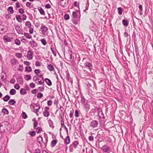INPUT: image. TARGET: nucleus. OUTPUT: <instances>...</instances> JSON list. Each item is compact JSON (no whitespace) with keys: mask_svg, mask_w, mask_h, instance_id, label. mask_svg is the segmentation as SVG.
I'll use <instances>...</instances> for the list:
<instances>
[{"mask_svg":"<svg viewBox=\"0 0 153 153\" xmlns=\"http://www.w3.org/2000/svg\"><path fill=\"white\" fill-rule=\"evenodd\" d=\"M19 12L23 14L24 13V10L22 8H20L19 10Z\"/></svg>","mask_w":153,"mask_h":153,"instance_id":"bf43d9fd","label":"nucleus"},{"mask_svg":"<svg viewBox=\"0 0 153 153\" xmlns=\"http://www.w3.org/2000/svg\"><path fill=\"white\" fill-rule=\"evenodd\" d=\"M15 82V80L14 78H12L10 81V82L12 84L14 83Z\"/></svg>","mask_w":153,"mask_h":153,"instance_id":"774afa93","label":"nucleus"},{"mask_svg":"<svg viewBox=\"0 0 153 153\" xmlns=\"http://www.w3.org/2000/svg\"><path fill=\"white\" fill-rule=\"evenodd\" d=\"M16 18L17 20L19 22H22V20L21 18V16L20 15H16Z\"/></svg>","mask_w":153,"mask_h":153,"instance_id":"7c9ffc66","label":"nucleus"},{"mask_svg":"<svg viewBox=\"0 0 153 153\" xmlns=\"http://www.w3.org/2000/svg\"><path fill=\"white\" fill-rule=\"evenodd\" d=\"M73 16L74 18H76L77 17V13L76 12H73L72 13Z\"/></svg>","mask_w":153,"mask_h":153,"instance_id":"e2e57ef3","label":"nucleus"},{"mask_svg":"<svg viewBox=\"0 0 153 153\" xmlns=\"http://www.w3.org/2000/svg\"><path fill=\"white\" fill-rule=\"evenodd\" d=\"M102 151L105 153H110L111 151V149L108 146L104 145L101 148Z\"/></svg>","mask_w":153,"mask_h":153,"instance_id":"7ed1b4c3","label":"nucleus"},{"mask_svg":"<svg viewBox=\"0 0 153 153\" xmlns=\"http://www.w3.org/2000/svg\"><path fill=\"white\" fill-rule=\"evenodd\" d=\"M15 28L19 34H22L23 30L21 28L20 26L19 25H16L15 26Z\"/></svg>","mask_w":153,"mask_h":153,"instance_id":"9b49d317","label":"nucleus"},{"mask_svg":"<svg viewBox=\"0 0 153 153\" xmlns=\"http://www.w3.org/2000/svg\"><path fill=\"white\" fill-rule=\"evenodd\" d=\"M98 124V123L97 121L93 120L91 122L90 126L92 128H95L97 126Z\"/></svg>","mask_w":153,"mask_h":153,"instance_id":"6e6552de","label":"nucleus"},{"mask_svg":"<svg viewBox=\"0 0 153 153\" xmlns=\"http://www.w3.org/2000/svg\"><path fill=\"white\" fill-rule=\"evenodd\" d=\"M20 93L21 95H24L27 94V91L24 88H22L20 90Z\"/></svg>","mask_w":153,"mask_h":153,"instance_id":"ddd939ff","label":"nucleus"},{"mask_svg":"<svg viewBox=\"0 0 153 153\" xmlns=\"http://www.w3.org/2000/svg\"><path fill=\"white\" fill-rule=\"evenodd\" d=\"M30 44L32 48H36L38 45L33 40L30 42Z\"/></svg>","mask_w":153,"mask_h":153,"instance_id":"f8f14e48","label":"nucleus"},{"mask_svg":"<svg viewBox=\"0 0 153 153\" xmlns=\"http://www.w3.org/2000/svg\"><path fill=\"white\" fill-rule=\"evenodd\" d=\"M53 102L51 100H49L47 101V104L48 106H51Z\"/></svg>","mask_w":153,"mask_h":153,"instance_id":"3c124183","label":"nucleus"},{"mask_svg":"<svg viewBox=\"0 0 153 153\" xmlns=\"http://www.w3.org/2000/svg\"><path fill=\"white\" fill-rule=\"evenodd\" d=\"M64 18L65 20H68L69 18V16L68 14H65L64 16Z\"/></svg>","mask_w":153,"mask_h":153,"instance_id":"4d7b16f0","label":"nucleus"},{"mask_svg":"<svg viewBox=\"0 0 153 153\" xmlns=\"http://www.w3.org/2000/svg\"><path fill=\"white\" fill-rule=\"evenodd\" d=\"M75 116L76 117H78L79 116V113L77 110H76L75 111Z\"/></svg>","mask_w":153,"mask_h":153,"instance_id":"de8ad7c7","label":"nucleus"},{"mask_svg":"<svg viewBox=\"0 0 153 153\" xmlns=\"http://www.w3.org/2000/svg\"><path fill=\"white\" fill-rule=\"evenodd\" d=\"M7 10L10 14H13L14 13V11L12 7L10 6L9 7Z\"/></svg>","mask_w":153,"mask_h":153,"instance_id":"4be33fe9","label":"nucleus"},{"mask_svg":"<svg viewBox=\"0 0 153 153\" xmlns=\"http://www.w3.org/2000/svg\"><path fill=\"white\" fill-rule=\"evenodd\" d=\"M118 13L119 15L122 14L123 11V9L121 7H119L117 8Z\"/></svg>","mask_w":153,"mask_h":153,"instance_id":"f704fd0d","label":"nucleus"},{"mask_svg":"<svg viewBox=\"0 0 153 153\" xmlns=\"http://www.w3.org/2000/svg\"><path fill=\"white\" fill-rule=\"evenodd\" d=\"M45 81L46 83L48 86H50L52 85V82L51 80L48 78H46L45 79Z\"/></svg>","mask_w":153,"mask_h":153,"instance_id":"4468645a","label":"nucleus"},{"mask_svg":"<svg viewBox=\"0 0 153 153\" xmlns=\"http://www.w3.org/2000/svg\"><path fill=\"white\" fill-rule=\"evenodd\" d=\"M4 43L10 42L11 41V39H4Z\"/></svg>","mask_w":153,"mask_h":153,"instance_id":"69168bd1","label":"nucleus"},{"mask_svg":"<svg viewBox=\"0 0 153 153\" xmlns=\"http://www.w3.org/2000/svg\"><path fill=\"white\" fill-rule=\"evenodd\" d=\"M24 64L27 65V66H29V65L30 64V63L29 62L27 61H25L24 62Z\"/></svg>","mask_w":153,"mask_h":153,"instance_id":"0e129e2a","label":"nucleus"},{"mask_svg":"<svg viewBox=\"0 0 153 153\" xmlns=\"http://www.w3.org/2000/svg\"><path fill=\"white\" fill-rule=\"evenodd\" d=\"M8 103L10 105H13L15 104L16 102L14 100L11 99L9 101Z\"/></svg>","mask_w":153,"mask_h":153,"instance_id":"b1692460","label":"nucleus"},{"mask_svg":"<svg viewBox=\"0 0 153 153\" xmlns=\"http://www.w3.org/2000/svg\"><path fill=\"white\" fill-rule=\"evenodd\" d=\"M16 91L14 89H11L10 91V94L11 95H14L16 94Z\"/></svg>","mask_w":153,"mask_h":153,"instance_id":"c85d7f7f","label":"nucleus"},{"mask_svg":"<svg viewBox=\"0 0 153 153\" xmlns=\"http://www.w3.org/2000/svg\"><path fill=\"white\" fill-rule=\"evenodd\" d=\"M57 141L56 140H53L52 141L51 146L52 147H54L56 144L57 143Z\"/></svg>","mask_w":153,"mask_h":153,"instance_id":"aec40b11","label":"nucleus"},{"mask_svg":"<svg viewBox=\"0 0 153 153\" xmlns=\"http://www.w3.org/2000/svg\"><path fill=\"white\" fill-rule=\"evenodd\" d=\"M42 32L43 33H45L48 30V28L46 26H43L41 27Z\"/></svg>","mask_w":153,"mask_h":153,"instance_id":"cd10ccee","label":"nucleus"},{"mask_svg":"<svg viewBox=\"0 0 153 153\" xmlns=\"http://www.w3.org/2000/svg\"><path fill=\"white\" fill-rule=\"evenodd\" d=\"M33 52L31 50H30L28 51L27 56L28 60H31L33 59Z\"/></svg>","mask_w":153,"mask_h":153,"instance_id":"1a4fd4ad","label":"nucleus"},{"mask_svg":"<svg viewBox=\"0 0 153 153\" xmlns=\"http://www.w3.org/2000/svg\"><path fill=\"white\" fill-rule=\"evenodd\" d=\"M29 134L32 136H35L36 134V133L34 131H30L29 132Z\"/></svg>","mask_w":153,"mask_h":153,"instance_id":"a18cd8bd","label":"nucleus"},{"mask_svg":"<svg viewBox=\"0 0 153 153\" xmlns=\"http://www.w3.org/2000/svg\"><path fill=\"white\" fill-rule=\"evenodd\" d=\"M79 144V142L78 141H75L71 144L69 147V151L70 152H73L74 150L73 148H75Z\"/></svg>","mask_w":153,"mask_h":153,"instance_id":"20e7f679","label":"nucleus"},{"mask_svg":"<svg viewBox=\"0 0 153 153\" xmlns=\"http://www.w3.org/2000/svg\"><path fill=\"white\" fill-rule=\"evenodd\" d=\"M25 25L27 28H30L31 27V23L29 21H27L25 23Z\"/></svg>","mask_w":153,"mask_h":153,"instance_id":"c756f323","label":"nucleus"},{"mask_svg":"<svg viewBox=\"0 0 153 153\" xmlns=\"http://www.w3.org/2000/svg\"><path fill=\"white\" fill-rule=\"evenodd\" d=\"M81 102L83 105L85 110L88 112L90 109V105L87 100H86L84 97H81Z\"/></svg>","mask_w":153,"mask_h":153,"instance_id":"f257e3e1","label":"nucleus"},{"mask_svg":"<svg viewBox=\"0 0 153 153\" xmlns=\"http://www.w3.org/2000/svg\"><path fill=\"white\" fill-rule=\"evenodd\" d=\"M24 35L27 38H32L31 36L28 33H25Z\"/></svg>","mask_w":153,"mask_h":153,"instance_id":"4c0bfd02","label":"nucleus"},{"mask_svg":"<svg viewBox=\"0 0 153 153\" xmlns=\"http://www.w3.org/2000/svg\"><path fill=\"white\" fill-rule=\"evenodd\" d=\"M14 88L17 90H19L20 88V86L18 84L16 83L14 85Z\"/></svg>","mask_w":153,"mask_h":153,"instance_id":"49530a36","label":"nucleus"},{"mask_svg":"<svg viewBox=\"0 0 153 153\" xmlns=\"http://www.w3.org/2000/svg\"><path fill=\"white\" fill-rule=\"evenodd\" d=\"M33 80L34 81H36V83L39 84L41 85H42L44 83L43 81V82H42L41 80L39 81V79L36 76L33 77Z\"/></svg>","mask_w":153,"mask_h":153,"instance_id":"9d476101","label":"nucleus"},{"mask_svg":"<svg viewBox=\"0 0 153 153\" xmlns=\"http://www.w3.org/2000/svg\"><path fill=\"white\" fill-rule=\"evenodd\" d=\"M40 41L44 45H45L46 44V41L44 39H42Z\"/></svg>","mask_w":153,"mask_h":153,"instance_id":"c03bdc74","label":"nucleus"},{"mask_svg":"<svg viewBox=\"0 0 153 153\" xmlns=\"http://www.w3.org/2000/svg\"><path fill=\"white\" fill-rule=\"evenodd\" d=\"M27 91H29L30 90V88H29L28 85H27L24 87V88Z\"/></svg>","mask_w":153,"mask_h":153,"instance_id":"680f3d73","label":"nucleus"},{"mask_svg":"<svg viewBox=\"0 0 153 153\" xmlns=\"http://www.w3.org/2000/svg\"><path fill=\"white\" fill-rule=\"evenodd\" d=\"M122 23L124 26L127 27L128 25L129 22L127 20L123 19V20Z\"/></svg>","mask_w":153,"mask_h":153,"instance_id":"412c9836","label":"nucleus"},{"mask_svg":"<svg viewBox=\"0 0 153 153\" xmlns=\"http://www.w3.org/2000/svg\"><path fill=\"white\" fill-rule=\"evenodd\" d=\"M10 98V97L8 95H6L3 98V100L5 102H7Z\"/></svg>","mask_w":153,"mask_h":153,"instance_id":"a878e982","label":"nucleus"},{"mask_svg":"<svg viewBox=\"0 0 153 153\" xmlns=\"http://www.w3.org/2000/svg\"><path fill=\"white\" fill-rule=\"evenodd\" d=\"M4 28L3 25H0V34L3 33Z\"/></svg>","mask_w":153,"mask_h":153,"instance_id":"79ce46f5","label":"nucleus"},{"mask_svg":"<svg viewBox=\"0 0 153 153\" xmlns=\"http://www.w3.org/2000/svg\"><path fill=\"white\" fill-rule=\"evenodd\" d=\"M91 83H94L95 89H97V86L96 85V84L94 83L93 82H88L86 84L87 86L89 88H90V87H92V85Z\"/></svg>","mask_w":153,"mask_h":153,"instance_id":"2eb2a0df","label":"nucleus"},{"mask_svg":"<svg viewBox=\"0 0 153 153\" xmlns=\"http://www.w3.org/2000/svg\"><path fill=\"white\" fill-rule=\"evenodd\" d=\"M15 43L16 45H20L21 42L18 39H16L15 40Z\"/></svg>","mask_w":153,"mask_h":153,"instance_id":"a19ab883","label":"nucleus"},{"mask_svg":"<svg viewBox=\"0 0 153 153\" xmlns=\"http://www.w3.org/2000/svg\"><path fill=\"white\" fill-rule=\"evenodd\" d=\"M16 56L19 58H20L22 57V54L20 53H17L16 54Z\"/></svg>","mask_w":153,"mask_h":153,"instance_id":"37998d69","label":"nucleus"},{"mask_svg":"<svg viewBox=\"0 0 153 153\" xmlns=\"http://www.w3.org/2000/svg\"><path fill=\"white\" fill-rule=\"evenodd\" d=\"M65 142L66 144H68L70 142V139L69 136H67L65 140Z\"/></svg>","mask_w":153,"mask_h":153,"instance_id":"bb28decb","label":"nucleus"},{"mask_svg":"<svg viewBox=\"0 0 153 153\" xmlns=\"http://www.w3.org/2000/svg\"><path fill=\"white\" fill-rule=\"evenodd\" d=\"M34 126L33 127L34 128H35L38 125V122L37 121L35 120L34 122L33 123Z\"/></svg>","mask_w":153,"mask_h":153,"instance_id":"5fc2aeb1","label":"nucleus"},{"mask_svg":"<svg viewBox=\"0 0 153 153\" xmlns=\"http://www.w3.org/2000/svg\"><path fill=\"white\" fill-rule=\"evenodd\" d=\"M37 140L39 143L41 145L42 143H41V140H42V137L41 136L38 137L37 138Z\"/></svg>","mask_w":153,"mask_h":153,"instance_id":"c9c22d12","label":"nucleus"},{"mask_svg":"<svg viewBox=\"0 0 153 153\" xmlns=\"http://www.w3.org/2000/svg\"><path fill=\"white\" fill-rule=\"evenodd\" d=\"M30 107L31 108L34 109L33 111L35 113L37 112L40 108V107L39 104L35 103L31 104Z\"/></svg>","mask_w":153,"mask_h":153,"instance_id":"39448f33","label":"nucleus"},{"mask_svg":"<svg viewBox=\"0 0 153 153\" xmlns=\"http://www.w3.org/2000/svg\"><path fill=\"white\" fill-rule=\"evenodd\" d=\"M35 65L36 66H41V63L39 61H37L35 62Z\"/></svg>","mask_w":153,"mask_h":153,"instance_id":"13d9d810","label":"nucleus"},{"mask_svg":"<svg viewBox=\"0 0 153 153\" xmlns=\"http://www.w3.org/2000/svg\"><path fill=\"white\" fill-rule=\"evenodd\" d=\"M2 112L4 114L7 115L9 114L7 108H4L2 110Z\"/></svg>","mask_w":153,"mask_h":153,"instance_id":"6ab92c4d","label":"nucleus"},{"mask_svg":"<svg viewBox=\"0 0 153 153\" xmlns=\"http://www.w3.org/2000/svg\"><path fill=\"white\" fill-rule=\"evenodd\" d=\"M84 65L86 67H88L90 68L92 66V64L90 62H86L84 63Z\"/></svg>","mask_w":153,"mask_h":153,"instance_id":"f3484780","label":"nucleus"},{"mask_svg":"<svg viewBox=\"0 0 153 153\" xmlns=\"http://www.w3.org/2000/svg\"><path fill=\"white\" fill-rule=\"evenodd\" d=\"M25 71L28 72H30L32 71V69L31 68L30 66H27L26 67Z\"/></svg>","mask_w":153,"mask_h":153,"instance_id":"5701e85b","label":"nucleus"},{"mask_svg":"<svg viewBox=\"0 0 153 153\" xmlns=\"http://www.w3.org/2000/svg\"><path fill=\"white\" fill-rule=\"evenodd\" d=\"M22 117L23 119H26L27 117V115L25 112H23L22 114Z\"/></svg>","mask_w":153,"mask_h":153,"instance_id":"09e8293b","label":"nucleus"},{"mask_svg":"<svg viewBox=\"0 0 153 153\" xmlns=\"http://www.w3.org/2000/svg\"><path fill=\"white\" fill-rule=\"evenodd\" d=\"M43 97V94L41 93H39L37 95V97L38 98H41Z\"/></svg>","mask_w":153,"mask_h":153,"instance_id":"58836bf2","label":"nucleus"},{"mask_svg":"<svg viewBox=\"0 0 153 153\" xmlns=\"http://www.w3.org/2000/svg\"><path fill=\"white\" fill-rule=\"evenodd\" d=\"M67 2V0H60V4L62 6H64L65 4H66Z\"/></svg>","mask_w":153,"mask_h":153,"instance_id":"a211bd4d","label":"nucleus"},{"mask_svg":"<svg viewBox=\"0 0 153 153\" xmlns=\"http://www.w3.org/2000/svg\"><path fill=\"white\" fill-rule=\"evenodd\" d=\"M94 137L92 135L88 137V140L90 141H93L94 140Z\"/></svg>","mask_w":153,"mask_h":153,"instance_id":"864d4df0","label":"nucleus"},{"mask_svg":"<svg viewBox=\"0 0 153 153\" xmlns=\"http://www.w3.org/2000/svg\"><path fill=\"white\" fill-rule=\"evenodd\" d=\"M18 79L19 81V82H21V83L23 82V79L22 77V76H19L18 78Z\"/></svg>","mask_w":153,"mask_h":153,"instance_id":"8fccbe9b","label":"nucleus"},{"mask_svg":"<svg viewBox=\"0 0 153 153\" xmlns=\"http://www.w3.org/2000/svg\"><path fill=\"white\" fill-rule=\"evenodd\" d=\"M47 68L50 71H53L54 69L53 66L51 64H49L48 65Z\"/></svg>","mask_w":153,"mask_h":153,"instance_id":"393cba45","label":"nucleus"},{"mask_svg":"<svg viewBox=\"0 0 153 153\" xmlns=\"http://www.w3.org/2000/svg\"><path fill=\"white\" fill-rule=\"evenodd\" d=\"M35 73L36 74H38L40 73L41 71L39 69H36L34 71Z\"/></svg>","mask_w":153,"mask_h":153,"instance_id":"603ef678","label":"nucleus"},{"mask_svg":"<svg viewBox=\"0 0 153 153\" xmlns=\"http://www.w3.org/2000/svg\"><path fill=\"white\" fill-rule=\"evenodd\" d=\"M10 63L13 68H16L19 64L18 61L16 59H12L10 61Z\"/></svg>","mask_w":153,"mask_h":153,"instance_id":"423d86ee","label":"nucleus"},{"mask_svg":"<svg viewBox=\"0 0 153 153\" xmlns=\"http://www.w3.org/2000/svg\"><path fill=\"white\" fill-rule=\"evenodd\" d=\"M18 70L22 72L23 70V67L22 65H19V68Z\"/></svg>","mask_w":153,"mask_h":153,"instance_id":"e433bc0d","label":"nucleus"},{"mask_svg":"<svg viewBox=\"0 0 153 153\" xmlns=\"http://www.w3.org/2000/svg\"><path fill=\"white\" fill-rule=\"evenodd\" d=\"M42 131V128L41 127H38L36 129V131L39 134Z\"/></svg>","mask_w":153,"mask_h":153,"instance_id":"473e14b6","label":"nucleus"},{"mask_svg":"<svg viewBox=\"0 0 153 153\" xmlns=\"http://www.w3.org/2000/svg\"><path fill=\"white\" fill-rule=\"evenodd\" d=\"M66 78L68 81L70 80V77L69 73L67 74L66 75Z\"/></svg>","mask_w":153,"mask_h":153,"instance_id":"338daca9","label":"nucleus"},{"mask_svg":"<svg viewBox=\"0 0 153 153\" xmlns=\"http://www.w3.org/2000/svg\"><path fill=\"white\" fill-rule=\"evenodd\" d=\"M48 123L49 124V126L51 127L52 128L54 127V126H53V124L52 121L49 120H48Z\"/></svg>","mask_w":153,"mask_h":153,"instance_id":"72a5a7b5","label":"nucleus"},{"mask_svg":"<svg viewBox=\"0 0 153 153\" xmlns=\"http://www.w3.org/2000/svg\"><path fill=\"white\" fill-rule=\"evenodd\" d=\"M38 10L41 14L44 15L45 12L43 9L41 7L38 8Z\"/></svg>","mask_w":153,"mask_h":153,"instance_id":"dca6fc26","label":"nucleus"},{"mask_svg":"<svg viewBox=\"0 0 153 153\" xmlns=\"http://www.w3.org/2000/svg\"><path fill=\"white\" fill-rule=\"evenodd\" d=\"M25 79L27 80H29L31 79V76L30 75H26L25 76Z\"/></svg>","mask_w":153,"mask_h":153,"instance_id":"2f4dec72","label":"nucleus"},{"mask_svg":"<svg viewBox=\"0 0 153 153\" xmlns=\"http://www.w3.org/2000/svg\"><path fill=\"white\" fill-rule=\"evenodd\" d=\"M30 86L32 88H33L35 87V85L33 82H31L30 84Z\"/></svg>","mask_w":153,"mask_h":153,"instance_id":"6e6d98bb","label":"nucleus"},{"mask_svg":"<svg viewBox=\"0 0 153 153\" xmlns=\"http://www.w3.org/2000/svg\"><path fill=\"white\" fill-rule=\"evenodd\" d=\"M72 52L71 51L69 53V61H71L72 60Z\"/></svg>","mask_w":153,"mask_h":153,"instance_id":"ea45409f","label":"nucleus"},{"mask_svg":"<svg viewBox=\"0 0 153 153\" xmlns=\"http://www.w3.org/2000/svg\"><path fill=\"white\" fill-rule=\"evenodd\" d=\"M49 109V107L46 106L45 107L44 110L43 112V114L44 116L46 117H48L49 115V112L48 110Z\"/></svg>","mask_w":153,"mask_h":153,"instance_id":"0eeeda50","label":"nucleus"},{"mask_svg":"<svg viewBox=\"0 0 153 153\" xmlns=\"http://www.w3.org/2000/svg\"><path fill=\"white\" fill-rule=\"evenodd\" d=\"M26 5L27 7H32L31 5V4L29 2H27L26 3Z\"/></svg>","mask_w":153,"mask_h":153,"instance_id":"052dcab7","label":"nucleus"},{"mask_svg":"<svg viewBox=\"0 0 153 153\" xmlns=\"http://www.w3.org/2000/svg\"><path fill=\"white\" fill-rule=\"evenodd\" d=\"M8 124L7 121H4L0 124V130L1 132H4L7 128V126Z\"/></svg>","mask_w":153,"mask_h":153,"instance_id":"f03ea898","label":"nucleus"}]
</instances>
